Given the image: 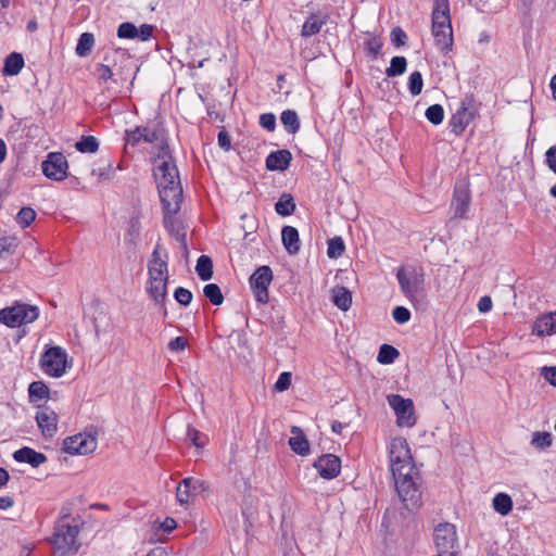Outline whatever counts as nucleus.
Instances as JSON below:
<instances>
[{
    "label": "nucleus",
    "mask_w": 556,
    "mask_h": 556,
    "mask_svg": "<svg viewBox=\"0 0 556 556\" xmlns=\"http://www.w3.org/2000/svg\"><path fill=\"white\" fill-rule=\"evenodd\" d=\"M391 471L397 495L409 511L421 506V477L416 468L406 439L394 438L389 447Z\"/></svg>",
    "instance_id": "1"
},
{
    "label": "nucleus",
    "mask_w": 556,
    "mask_h": 556,
    "mask_svg": "<svg viewBox=\"0 0 556 556\" xmlns=\"http://www.w3.org/2000/svg\"><path fill=\"white\" fill-rule=\"evenodd\" d=\"M159 195L162 203L164 219L167 227L174 226L172 215H176L182 203V188L176 162H161L154 173Z\"/></svg>",
    "instance_id": "2"
},
{
    "label": "nucleus",
    "mask_w": 556,
    "mask_h": 556,
    "mask_svg": "<svg viewBox=\"0 0 556 556\" xmlns=\"http://www.w3.org/2000/svg\"><path fill=\"white\" fill-rule=\"evenodd\" d=\"M67 515H63L54 527V532L50 539L54 549L53 556H72L75 555L80 543L77 542L79 528L77 525L65 522Z\"/></svg>",
    "instance_id": "3"
},
{
    "label": "nucleus",
    "mask_w": 556,
    "mask_h": 556,
    "mask_svg": "<svg viewBox=\"0 0 556 556\" xmlns=\"http://www.w3.org/2000/svg\"><path fill=\"white\" fill-rule=\"evenodd\" d=\"M396 279L405 298L416 306L418 295L424 292V269L414 265L401 266L396 271Z\"/></svg>",
    "instance_id": "4"
},
{
    "label": "nucleus",
    "mask_w": 556,
    "mask_h": 556,
    "mask_svg": "<svg viewBox=\"0 0 556 556\" xmlns=\"http://www.w3.org/2000/svg\"><path fill=\"white\" fill-rule=\"evenodd\" d=\"M38 316V307L29 304H16L0 309V323L11 328L33 323Z\"/></svg>",
    "instance_id": "5"
},
{
    "label": "nucleus",
    "mask_w": 556,
    "mask_h": 556,
    "mask_svg": "<svg viewBox=\"0 0 556 556\" xmlns=\"http://www.w3.org/2000/svg\"><path fill=\"white\" fill-rule=\"evenodd\" d=\"M67 354L61 346L48 348L40 357V367L50 377L60 378L66 371Z\"/></svg>",
    "instance_id": "6"
},
{
    "label": "nucleus",
    "mask_w": 556,
    "mask_h": 556,
    "mask_svg": "<svg viewBox=\"0 0 556 556\" xmlns=\"http://www.w3.org/2000/svg\"><path fill=\"white\" fill-rule=\"evenodd\" d=\"M433 540L441 554L453 556L458 549L456 527L450 522L439 523L433 531Z\"/></svg>",
    "instance_id": "7"
},
{
    "label": "nucleus",
    "mask_w": 556,
    "mask_h": 556,
    "mask_svg": "<svg viewBox=\"0 0 556 556\" xmlns=\"http://www.w3.org/2000/svg\"><path fill=\"white\" fill-rule=\"evenodd\" d=\"M388 403L396 415V424L399 427L410 428L416 425L417 419L410 399H404L400 394H391L388 396Z\"/></svg>",
    "instance_id": "8"
},
{
    "label": "nucleus",
    "mask_w": 556,
    "mask_h": 556,
    "mask_svg": "<svg viewBox=\"0 0 556 556\" xmlns=\"http://www.w3.org/2000/svg\"><path fill=\"white\" fill-rule=\"evenodd\" d=\"M250 287L258 303L266 304L269 300L268 287L273 281V270L267 265H262L251 275Z\"/></svg>",
    "instance_id": "9"
},
{
    "label": "nucleus",
    "mask_w": 556,
    "mask_h": 556,
    "mask_svg": "<svg viewBox=\"0 0 556 556\" xmlns=\"http://www.w3.org/2000/svg\"><path fill=\"white\" fill-rule=\"evenodd\" d=\"M97 438L92 433H77L63 441L62 450L72 455H88L97 448Z\"/></svg>",
    "instance_id": "10"
},
{
    "label": "nucleus",
    "mask_w": 556,
    "mask_h": 556,
    "mask_svg": "<svg viewBox=\"0 0 556 556\" xmlns=\"http://www.w3.org/2000/svg\"><path fill=\"white\" fill-rule=\"evenodd\" d=\"M68 162L62 152H50L41 163L43 175L54 181H62L67 177Z\"/></svg>",
    "instance_id": "11"
},
{
    "label": "nucleus",
    "mask_w": 556,
    "mask_h": 556,
    "mask_svg": "<svg viewBox=\"0 0 556 556\" xmlns=\"http://www.w3.org/2000/svg\"><path fill=\"white\" fill-rule=\"evenodd\" d=\"M37 426L45 438H52L58 430V414L48 405H39L36 413Z\"/></svg>",
    "instance_id": "12"
},
{
    "label": "nucleus",
    "mask_w": 556,
    "mask_h": 556,
    "mask_svg": "<svg viewBox=\"0 0 556 556\" xmlns=\"http://www.w3.org/2000/svg\"><path fill=\"white\" fill-rule=\"evenodd\" d=\"M471 194L466 185H456L454 188L451 207L453 210V218L465 219L468 217Z\"/></svg>",
    "instance_id": "13"
},
{
    "label": "nucleus",
    "mask_w": 556,
    "mask_h": 556,
    "mask_svg": "<svg viewBox=\"0 0 556 556\" xmlns=\"http://www.w3.org/2000/svg\"><path fill=\"white\" fill-rule=\"evenodd\" d=\"M431 30H451V15H450V1L448 0H434L432 14Z\"/></svg>",
    "instance_id": "14"
},
{
    "label": "nucleus",
    "mask_w": 556,
    "mask_h": 556,
    "mask_svg": "<svg viewBox=\"0 0 556 556\" xmlns=\"http://www.w3.org/2000/svg\"><path fill=\"white\" fill-rule=\"evenodd\" d=\"M314 468L326 480L338 477L341 469V459L333 454H324L314 462Z\"/></svg>",
    "instance_id": "15"
},
{
    "label": "nucleus",
    "mask_w": 556,
    "mask_h": 556,
    "mask_svg": "<svg viewBox=\"0 0 556 556\" xmlns=\"http://www.w3.org/2000/svg\"><path fill=\"white\" fill-rule=\"evenodd\" d=\"M206 483L203 480L188 477L182 479L176 488V498L179 504L185 505L189 503L191 496L198 492L205 491Z\"/></svg>",
    "instance_id": "16"
},
{
    "label": "nucleus",
    "mask_w": 556,
    "mask_h": 556,
    "mask_svg": "<svg viewBox=\"0 0 556 556\" xmlns=\"http://www.w3.org/2000/svg\"><path fill=\"white\" fill-rule=\"evenodd\" d=\"M167 279H159L148 280L147 292L149 296L155 302L156 305L163 312L164 317L167 316V309L165 307V302L167 300Z\"/></svg>",
    "instance_id": "17"
},
{
    "label": "nucleus",
    "mask_w": 556,
    "mask_h": 556,
    "mask_svg": "<svg viewBox=\"0 0 556 556\" xmlns=\"http://www.w3.org/2000/svg\"><path fill=\"white\" fill-rule=\"evenodd\" d=\"M531 333L540 338L556 333V312L539 316L532 324Z\"/></svg>",
    "instance_id": "18"
},
{
    "label": "nucleus",
    "mask_w": 556,
    "mask_h": 556,
    "mask_svg": "<svg viewBox=\"0 0 556 556\" xmlns=\"http://www.w3.org/2000/svg\"><path fill=\"white\" fill-rule=\"evenodd\" d=\"M292 161V153L287 149L270 152L265 161L266 168L270 172H285Z\"/></svg>",
    "instance_id": "19"
},
{
    "label": "nucleus",
    "mask_w": 556,
    "mask_h": 556,
    "mask_svg": "<svg viewBox=\"0 0 556 556\" xmlns=\"http://www.w3.org/2000/svg\"><path fill=\"white\" fill-rule=\"evenodd\" d=\"M13 459L17 463H25L33 468H38L47 462V456L43 453L37 452L29 446H24L13 453Z\"/></svg>",
    "instance_id": "20"
},
{
    "label": "nucleus",
    "mask_w": 556,
    "mask_h": 556,
    "mask_svg": "<svg viewBox=\"0 0 556 556\" xmlns=\"http://www.w3.org/2000/svg\"><path fill=\"white\" fill-rule=\"evenodd\" d=\"M292 437L289 439L290 448L298 455L306 456L309 454V441L303 430L298 427H291Z\"/></svg>",
    "instance_id": "21"
},
{
    "label": "nucleus",
    "mask_w": 556,
    "mask_h": 556,
    "mask_svg": "<svg viewBox=\"0 0 556 556\" xmlns=\"http://www.w3.org/2000/svg\"><path fill=\"white\" fill-rule=\"evenodd\" d=\"M466 108H458L450 119V127L452 132L459 136L464 132L466 127L472 122L475 116L466 112Z\"/></svg>",
    "instance_id": "22"
},
{
    "label": "nucleus",
    "mask_w": 556,
    "mask_h": 556,
    "mask_svg": "<svg viewBox=\"0 0 556 556\" xmlns=\"http://www.w3.org/2000/svg\"><path fill=\"white\" fill-rule=\"evenodd\" d=\"M281 241L289 254L295 255L299 253L301 248L300 236L295 227L285 226L281 230Z\"/></svg>",
    "instance_id": "23"
},
{
    "label": "nucleus",
    "mask_w": 556,
    "mask_h": 556,
    "mask_svg": "<svg viewBox=\"0 0 556 556\" xmlns=\"http://www.w3.org/2000/svg\"><path fill=\"white\" fill-rule=\"evenodd\" d=\"M327 14L312 13L304 22L301 30L303 37H311L320 31L321 27L328 22Z\"/></svg>",
    "instance_id": "24"
},
{
    "label": "nucleus",
    "mask_w": 556,
    "mask_h": 556,
    "mask_svg": "<svg viewBox=\"0 0 556 556\" xmlns=\"http://www.w3.org/2000/svg\"><path fill=\"white\" fill-rule=\"evenodd\" d=\"M23 66V55L17 52H12L4 60L2 73L5 76H15L22 71Z\"/></svg>",
    "instance_id": "25"
},
{
    "label": "nucleus",
    "mask_w": 556,
    "mask_h": 556,
    "mask_svg": "<svg viewBox=\"0 0 556 556\" xmlns=\"http://www.w3.org/2000/svg\"><path fill=\"white\" fill-rule=\"evenodd\" d=\"M296 204L294 198L289 192H283L275 203V211L280 216H290L295 212Z\"/></svg>",
    "instance_id": "26"
},
{
    "label": "nucleus",
    "mask_w": 556,
    "mask_h": 556,
    "mask_svg": "<svg viewBox=\"0 0 556 556\" xmlns=\"http://www.w3.org/2000/svg\"><path fill=\"white\" fill-rule=\"evenodd\" d=\"M332 302L341 311H348L352 305V293L345 287H334L332 289Z\"/></svg>",
    "instance_id": "27"
},
{
    "label": "nucleus",
    "mask_w": 556,
    "mask_h": 556,
    "mask_svg": "<svg viewBox=\"0 0 556 556\" xmlns=\"http://www.w3.org/2000/svg\"><path fill=\"white\" fill-rule=\"evenodd\" d=\"M280 121L288 134H296L300 130L299 115L293 110H285L280 115Z\"/></svg>",
    "instance_id": "28"
},
{
    "label": "nucleus",
    "mask_w": 556,
    "mask_h": 556,
    "mask_svg": "<svg viewBox=\"0 0 556 556\" xmlns=\"http://www.w3.org/2000/svg\"><path fill=\"white\" fill-rule=\"evenodd\" d=\"M195 271L201 280H210L213 277L212 258L208 255H201L197 261Z\"/></svg>",
    "instance_id": "29"
},
{
    "label": "nucleus",
    "mask_w": 556,
    "mask_h": 556,
    "mask_svg": "<svg viewBox=\"0 0 556 556\" xmlns=\"http://www.w3.org/2000/svg\"><path fill=\"white\" fill-rule=\"evenodd\" d=\"M94 46V36L91 33H83L77 41L75 53L80 56H87L91 53Z\"/></svg>",
    "instance_id": "30"
},
{
    "label": "nucleus",
    "mask_w": 556,
    "mask_h": 556,
    "mask_svg": "<svg viewBox=\"0 0 556 556\" xmlns=\"http://www.w3.org/2000/svg\"><path fill=\"white\" fill-rule=\"evenodd\" d=\"M30 402L41 401L50 397V389L42 381H33L28 387Z\"/></svg>",
    "instance_id": "31"
},
{
    "label": "nucleus",
    "mask_w": 556,
    "mask_h": 556,
    "mask_svg": "<svg viewBox=\"0 0 556 556\" xmlns=\"http://www.w3.org/2000/svg\"><path fill=\"white\" fill-rule=\"evenodd\" d=\"M493 508L502 516L508 515L513 509V500L506 493H498L493 498Z\"/></svg>",
    "instance_id": "32"
},
{
    "label": "nucleus",
    "mask_w": 556,
    "mask_h": 556,
    "mask_svg": "<svg viewBox=\"0 0 556 556\" xmlns=\"http://www.w3.org/2000/svg\"><path fill=\"white\" fill-rule=\"evenodd\" d=\"M435 45L444 52H448L453 48V29L432 31Z\"/></svg>",
    "instance_id": "33"
},
{
    "label": "nucleus",
    "mask_w": 556,
    "mask_h": 556,
    "mask_svg": "<svg viewBox=\"0 0 556 556\" xmlns=\"http://www.w3.org/2000/svg\"><path fill=\"white\" fill-rule=\"evenodd\" d=\"M399 355L400 352L397 349H395L393 345L384 343L379 348L377 361L382 365H389L394 363Z\"/></svg>",
    "instance_id": "34"
},
{
    "label": "nucleus",
    "mask_w": 556,
    "mask_h": 556,
    "mask_svg": "<svg viewBox=\"0 0 556 556\" xmlns=\"http://www.w3.org/2000/svg\"><path fill=\"white\" fill-rule=\"evenodd\" d=\"M144 131H142L143 135V142L147 143H154L156 141L161 142L164 138H166L167 131L162 125H157L154 128H149L147 126H143Z\"/></svg>",
    "instance_id": "35"
},
{
    "label": "nucleus",
    "mask_w": 556,
    "mask_h": 556,
    "mask_svg": "<svg viewBox=\"0 0 556 556\" xmlns=\"http://www.w3.org/2000/svg\"><path fill=\"white\" fill-rule=\"evenodd\" d=\"M75 148L80 153H94L99 149V141L94 136H81Z\"/></svg>",
    "instance_id": "36"
},
{
    "label": "nucleus",
    "mask_w": 556,
    "mask_h": 556,
    "mask_svg": "<svg viewBox=\"0 0 556 556\" xmlns=\"http://www.w3.org/2000/svg\"><path fill=\"white\" fill-rule=\"evenodd\" d=\"M204 296L216 306H219L224 303V295L218 285L216 283H207L203 288Z\"/></svg>",
    "instance_id": "37"
},
{
    "label": "nucleus",
    "mask_w": 556,
    "mask_h": 556,
    "mask_svg": "<svg viewBox=\"0 0 556 556\" xmlns=\"http://www.w3.org/2000/svg\"><path fill=\"white\" fill-rule=\"evenodd\" d=\"M407 60L405 56H393L390 66L386 70L388 77H396L406 72Z\"/></svg>",
    "instance_id": "38"
},
{
    "label": "nucleus",
    "mask_w": 556,
    "mask_h": 556,
    "mask_svg": "<svg viewBox=\"0 0 556 556\" xmlns=\"http://www.w3.org/2000/svg\"><path fill=\"white\" fill-rule=\"evenodd\" d=\"M327 255L329 258L337 260L341 257L345 251V244L341 237H333L328 240Z\"/></svg>",
    "instance_id": "39"
},
{
    "label": "nucleus",
    "mask_w": 556,
    "mask_h": 556,
    "mask_svg": "<svg viewBox=\"0 0 556 556\" xmlns=\"http://www.w3.org/2000/svg\"><path fill=\"white\" fill-rule=\"evenodd\" d=\"M142 131H144L143 126H137L135 129L125 130V152H128V147H135L139 144L141 141H143Z\"/></svg>",
    "instance_id": "40"
},
{
    "label": "nucleus",
    "mask_w": 556,
    "mask_h": 556,
    "mask_svg": "<svg viewBox=\"0 0 556 556\" xmlns=\"http://www.w3.org/2000/svg\"><path fill=\"white\" fill-rule=\"evenodd\" d=\"M382 46H383L382 40L378 36H372L364 42L366 54L371 60H375L378 58V55L380 54V51L382 49Z\"/></svg>",
    "instance_id": "41"
},
{
    "label": "nucleus",
    "mask_w": 556,
    "mask_h": 556,
    "mask_svg": "<svg viewBox=\"0 0 556 556\" xmlns=\"http://www.w3.org/2000/svg\"><path fill=\"white\" fill-rule=\"evenodd\" d=\"M552 443H553V437H552L551 432H546V431L533 432L531 444L534 447L540 448V450H544V448L549 447L552 445Z\"/></svg>",
    "instance_id": "42"
},
{
    "label": "nucleus",
    "mask_w": 556,
    "mask_h": 556,
    "mask_svg": "<svg viewBox=\"0 0 556 556\" xmlns=\"http://www.w3.org/2000/svg\"><path fill=\"white\" fill-rule=\"evenodd\" d=\"M426 118L433 125H440L444 119V109L441 104H432L426 109Z\"/></svg>",
    "instance_id": "43"
},
{
    "label": "nucleus",
    "mask_w": 556,
    "mask_h": 556,
    "mask_svg": "<svg viewBox=\"0 0 556 556\" xmlns=\"http://www.w3.org/2000/svg\"><path fill=\"white\" fill-rule=\"evenodd\" d=\"M408 90L413 97L419 96L424 88V79L420 72L415 71L408 77Z\"/></svg>",
    "instance_id": "44"
},
{
    "label": "nucleus",
    "mask_w": 556,
    "mask_h": 556,
    "mask_svg": "<svg viewBox=\"0 0 556 556\" xmlns=\"http://www.w3.org/2000/svg\"><path fill=\"white\" fill-rule=\"evenodd\" d=\"M35 218L36 212L29 206L22 207L16 215V222L22 228L29 227Z\"/></svg>",
    "instance_id": "45"
},
{
    "label": "nucleus",
    "mask_w": 556,
    "mask_h": 556,
    "mask_svg": "<svg viewBox=\"0 0 556 556\" xmlns=\"http://www.w3.org/2000/svg\"><path fill=\"white\" fill-rule=\"evenodd\" d=\"M173 220L175 222L174 226H168L166 223H164L165 228L169 231V233L179 242L184 248H187V240H186V231L184 227L179 224L177 219L174 218V215H172ZM163 222L165 219L163 218Z\"/></svg>",
    "instance_id": "46"
},
{
    "label": "nucleus",
    "mask_w": 556,
    "mask_h": 556,
    "mask_svg": "<svg viewBox=\"0 0 556 556\" xmlns=\"http://www.w3.org/2000/svg\"><path fill=\"white\" fill-rule=\"evenodd\" d=\"M186 439L198 448L203 447L207 442L206 435L191 426L187 428Z\"/></svg>",
    "instance_id": "47"
},
{
    "label": "nucleus",
    "mask_w": 556,
    "mask_h": 556,
    "mask_svg": "<svg viewBox=\"0 0 556 556\" xmlns=\"http://www.w3.org/2000/svg\"><path fill=\"white\" fill-rule=\"evenodd\" d=\"M137 36V26L131 22H124L117 27V37L121 39H135Z\"/></svg>",
    "instance_id": "48"
},
{
    "label": "nucleus",
    "mask_w": 556,
    "mask_h": 556,
    "mask_svg": "<svg viewBox=\"0 0 556 556\" xmlns=\"http://www.w3.org/2000/svg\"><path fill=\"white\" fill-rule=\"evenodd\" d=\"M156 160H162V162L163 161L175 162L172 150L169 148L168 136L160 142L159 151L156 154Z\"/></svg>",
    "instance_id": "49"
},
{
    "label": "nucleus",
    "mask_w": 556,
    "mask_h": 556,
    "mask_svg": "<svg viewBox=\"0 0 556 556\" xmlns=\"http://www.w3.org/2000/svg\"><path fill=\"white\" fill-rule=\"evenodd\" d=\"M175 300L182 306H188L192 301V292L184 287H178L174 292Z\"/></svg>",
    "instance_id": "50"
},
{
    "label": "nucleus",
    "mask_w": 556,
    "mask_h": 556,
    "mask_svg": "<svg viewBox=\"0 0 556 556\" xmlns=\"http://www.w3.org/2000/svg\"><path fill=\"white\" fill-rule=\"evenodd\" d=\"M410 312L405 306H395L392 311L393 319L400 324L404 325L410 320Z\"/></svg>",
    "instance_id": "51"
},
{
    "label": "nucleus",
    "mask_w": 556,
    "mask_h": 556,
    "mask_svg": "<svg viewBox=\"0 0 556 556\" xmlns=\"http://www.w3.org/2000/svg\"><path fill=\"white\" fill-rule=\"evenodd\" d=\"M152 267L167 269V261L163 260L160 254V244H156L154 251L152 252V257L148 263V268Z\"/></svg>",
    "instance_id": "52"
},
{
    "label": "nucleus",
    "mask_w": 556,
    "mask_h": 556,
    "mask_svg": "<svg viewBox=\"0 0 556 556\" xmlns=\"http://www.w3.org/2000/svg\"><path fill=\"white\" fill-rule=\"evenodd\" d=\"M291 380H292V375L291 372L289 371H283L279 375L275 386H274V389L277 391V392H283L286 390H288L291 386Z\"/></svg>",
    "instance_id": "53"
},
{
    "label": "nucleus",
    "mask_w": 556,
    "mask_h": 556,
    "mask_svg": "<svg viewBox=\"0 0 556 556\" xmlns=\"http://www.w3.org/2000/svg\"><path fill=\"white\" fill-rule=\"evenodd\" d=\"M16 248H17L16 238H14V237L0 238V256H2V254L4 252L10 253V254L14 253Z\"/></svg>",
    "instance_id": "54"
},
{
    "label": "nucleus",
    "mask_w": 556,
    "mask_h": 556,
    "mask_svg": "<svg viewBox=\"0 0 556 556\" xmlns=\"http://www.w3.org/2000/svg\"><path fill=\"white\" fill-rule=\"evenodd\" d=\"M390 37L391 42L399 48L405 45L407 35L401 27L397 26L391 30Z\"/></svg>",
    "instance_id": "55"
},
{
    "label": "nucleus",
    "mask_w": 556,
    "mask_h": 556,
    "mask_svg": "<svg viewBox=\"0 0 556 556\" xmlns=\"http://www.w3.org/2000/svg\"><path fill=\"white\" fill-rule=\"evenodd\" d=\"M258 123L264 129L274 131L276 128V116L273 113L261 114Z\"/></svg>",
    "instance_id": "56"
},
{
    "label": "nucleus",
    "mask_w": 556,
    "mask_h": 556,
    "mask_svg": "<svg viewBox=\"0 0 556 556\" xmlns=\"http://www.w3.org/2000/svg\"><path fill=\"white\" fill-rule=\"evenodd\" d=\"M96 73L100 81H108L113 77V72L108 64L99 63L96 67Z\"/></svg>",
    "instance_id": "57"
},
{
    "label": "nucleus",
    "mask_w": 556,
    "mask_h": 556,
    "mask_svg": "<svg viewBox=\"0 0 556 556\" xmlns=\"http://www.w3.org/2000/svg\"><path fill=\"white\" fill-rule=\"evenodd\" d=\"M188 341L185 337H176L168 343V349L173 352H180L186 349Z\"/></svg>",
    "instance_id": "58"
},
{
    "label": "nucleus",
    "mask_w": 556,
    "mask_h": 556,
    "mask_svg": "<svg viewBox=\"0 0 556 556\" xmlns=\"http://www.w3.org/2000/svg\"><path fill=\"white\" fill-rule=\"evenodd\" d=\"M154 26L150 24H142L139 28L137 27L138 36L141 41L149 40L153 35Z\"/></svg>",
    "instance_id": "59"
},
{
    "label": "nucleus",
    "mask_w": 556,
    "mask_h": 556,
    "mask_svg": "<svg viewBox=\"0 0 556 556\" xmlns=\"http://www.w3.org/2000/svg\"><path fill=\"white\" fill-rule=\"evenodd\" d=\"M476 101H475V97L472 94H466L462 102H460V106L459 108H466V112L468 113H471L473 116L476 114Z\"/></svg>",
    "instance_id": "60"
},
{
    "label": "nucleus",
    "mask_w": 556,
    "mask_h": 556,
    "mask_svg": "<svg viewBox=\"0 0 556 556\" xmlns=\"http://www.w3.org/2000/svg\"><path fill=\"white\" fill-rule=\"evenodd\" d=\"M217 140H218V146L222 149H224L225 151L230 150L231 139H230L229 134L225 129H223L218 132Z\"/></svg>",
    "instance_id": "61"
},
{
    "label": "nucleus",
    "mask_w": 556,
    "mask_h": 556,
    "mask_svg": "<svg viewBox=\"0 0 556 556\" xmlns=\"http://www.w3.org/2000/svg\"><path fill=\"white\" fill-rule=\"evenodd\" d=\"M148 275H149V280H153V278H155V280H159V279H167L168 280V269H161V268H155V267L148 268Z\"/></svg>",
    "instance_id": "62"
},
{
    "label": "nucleus",
    "mask_w": 556,
    "mask_h": 556,
    "mask_svg": "<svg viewBox=\"0 0 556 556\" xmlns=\"http://www.w3.org/2000/svg\"><path fill=\"white\" fill-rule=\"evenodd\" d=\"M542 376L552 386L556 387V366H553V367L544 366L542 368Z\"/></svg>",
    "instance_id": "63"
},
{
    "label": "nucleus",
    "mask_w": 556,
    "mask_h": 556,
    "mask_svg": "<svg viewBox=\"0 0 556 556\" xmlns=\"http://www.w3.org/2000/svg\"><path fill=\"white\" fill-rule=\"evenodd\" d=\"M546 163L548 167L553 170V173L556 175V146L551 147L546 151Z\"/></svg>",
    "instance_id": "64"
}]
</instances>
